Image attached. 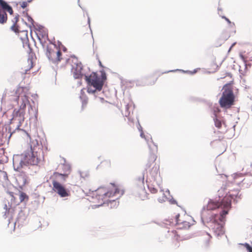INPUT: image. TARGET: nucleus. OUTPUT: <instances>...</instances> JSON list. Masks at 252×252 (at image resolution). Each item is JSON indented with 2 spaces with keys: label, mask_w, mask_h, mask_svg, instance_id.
I'll use <instances>...</instances> for the list:
<instances>
[{
  "label": "nucleus",
  "mask_w": 252,
  "mask_h": 252,
  "mask_svg": "<svg viewBox=\"0 0 252 252\" xmlns=\"http://www.w3.org/2000/svg\"><path fill=\"white\" fill-rule=\"evenodd\" d=\"M138 128L140 131V136L147 141V144L150 150V157L146 164V169L149 172L152 177L155 180L158 179V182H160L159 165L158 163L156 162L157 158V154L158 151V146L153 142L151 137L145 136L141 126H139Z\"/></svg>",
  "instance_id": "nucleus-1"
},
{
  "label": "nucleus",
  "mask_w": 252,
  "mask_h": 252,
  "mask_svg": "<svg viewBox=\"0 0 252 252\" xmlns=\"http://www.w3.org/2000/svg\"><path fill=\"white\" fill-rule=\"evenodd\" d=\"M190 220V219L186 215L181 217L180 215L178 214L176 216V221L178 226L177 230L169 232V235L172 238L170 245L172 248L176 249L180 247V242L183 240L180 230L182 229H187L190 227V223L189 221Z\"/></svg>",
  "instance_id": "nucleus-2"
},
{
  "label": "nucleus",
  "mask_w": 252,
  "mask_h": 252,
  "mask_svg": "<svg viewBox=\"0 0 252 252\" xmlns=\"http://www.w3.org/2000/svg\"><path fill=\"white\" fill-rule=\"evenodd\" d=\"M124 191L120 187L114 184H111L107 188L101 187L95 190V195L101 203L105 201H114L124 194Z\"/></svg>",
  "instance_id": "nucleus-3"
},
{
  "label": "nucleus",
  "mask_w": 252,
  "mask_h": 252,
  "mask_svg": "<svg viewBox=\"0 0 252 252\" xmlns=\"http://www.w3.org/2000/svg\"><path fill=\"white\" fill-rule=\"evenodd\" d=\"M31 153L25 155V160L31 165H37L43 161L44 156L43 146L37 140H33L31 143Z\"/></svg>",
  "instance_id": "nucleus-4"
},
{
  "label": "nucleus",
  "mask_w": 252,
  "mask_h": 252,
  "mask_svg": "<svg viewBox=\"0 0 252 252\" xmlns=\"http://www.w3.org/2000/svg\"><path fill=\"white\" fill-rule=\"evenodd\" d=\"M232 198L230 196H225L222 199L221 202L214 201L211 200L209 201L207 209L208 210H213L217 208H220L223 209L222 212L220 213L219 216H218V219L221 222L225 220V217L228 214L229 209L231 208V199Z\"/></svg>",
  "instance_id": "nucleus-5"
},
{
  "label": "nucleus",
  "mask_w": 252,
  "mask_h": 252,
  "mask_svg": "<svg viewBox=\"0 0 252 252\" xmlns=\"http://www.w3.org/2000/svg\"><path fill=\"white\" fill-rule=\"evenodd\" d=\"M68 175L60 174L57 172L54 173L52 178L53 190L61 197H66L70 195V191L66 189L60 182H64Z\"/></svg>",
  "instance_id": "nucleus-6"
},
{
  "label": "nucleus",
  "mask_w": 252,
  "mask_h": 252,
  "mask_svg": "<svg viewBox=\"0 0 252 252\" xmlns=\"http://www.w3.org/2000/svg\"><path fill=\"white\" fill-rule=\"evenodd\" d=\"M85 79L88 86H93L95 89L92 90L90 88L88 89L89 93H94L96 90L101 91L105 80L106 79V76L105 73H102L101 76H98L96 73L93 72L89 76L85 75Z\"/></svg>",
  "instance_id": "nucleus-7"
},
{
  "label": "nucleus",
  "mask_w": 252,
  "mask_h": 252,
  "mask_svg": "<svg viewBox=\"0 0 252 252\" xmlns=\"http://www.w3.org/2000/svg\"><path fill=\"white\" fill-rule=\"evenodd\" d=\"M223 92L219 100V104L221 108H230L234 105L235 96L232 88L228 85L223 87Z\"/></svg>",
  "instance_id": "nucleus-8"
},
{
  "label": "nucleus",
  "mask_w": 252,
  "mask_h": 252,
  "mask_svg": "<svg viewBox=\"0 0 252 252\" xmlns=\"http://www.w3.org/2000/svg\"><path fill=\"white\" fill-rule=\"evenodd\" d=\"M46 55L48 59L54 63H58L62 59L60 49L54 44L47 46Z\"/></svg>",
  "instance_id": "nucleus-9"
},
{
  "label": "nucleus",
  "mask_w": 252,
  "mask_h": 252,
  "mask_svg": "<svg viewBox=\"0 0 252 252\" xmlns=\"http://www.w3.org/2000/svg\"><path fill=\"white\" fill-rule=\"evenodd\" d=\"M13 93V95L16 97L15 100L20 105V107L25 109L27 104L29 103V100L28 96L24 91V88L18 87Z\"/></svg>",
  "instance_id": "nucleus-10"
},
{
  "label": "nucleus",
  "mask_w": 252,
  "mask_h": 252,
  "mask_svg": "<svg viewBox=\"0 0 252 252\" xmlns=\"http://www.w3.org/2000/svg\"><path fill=\"white\" fill-rule=\"evenodd\" d=\"M6 12L10 14L13 13L12 7L3 0H0V23L4 24L7 20V15Z\"/></svg>",
  "instance_id": "nucleus-11"
},
{
  "label": "nucleus",
  "mask_w": 252,
  "mask_h": 252,
  "mask_svg": "<svg viewBox=\"0 0 252 252\" xmlns=\"http://www.w3.org/2000/svg\"><path fill=\"white\" fill-rule=\"evenodd\" d=\"M83 66L77 60L72 61L71 64V72L75 79H81L83 76L82 72Z\"/></svg>",
  "instance_id": "nucleus-12"
},
{
  "label": "nucleus",
  "mask_w": 252,
  "mask_h": 252,
  "mask_svg": "<svg viewBox=\"0 0 252 252\" xmlns=\"http://www.w3.org/2000/svg\"><path fill=\"white\" fill-rule=\"evenodd\" d=\"M125 108L123 111V114L125 117H129L131 113H133L134 104L132 101L129 98L125 99Z\"/></svg>",
  "instance_id": "nucleus-13"
},
{
  "label": "nucleus",
  "mask_w": 252,
  "mask_h": 252,
  "mask_svg": "<svg viewBox=\"0 0 252 252\" xmlns=\"http://www.w3.org/2000/svg\"><path fill=\"white\" fill-rule=\"evenodd\" d=\"M218 219V217L216 216L215 220L213 222L212 229L214 232L218 235H222L224 233L223 225L225 223V220L224 222H221L220 220L221 223L217 222Z\"/></svg>",
  "instance_id": "nucleus-14"
},
{
  "label": "nucleus",
  "mask_w": 252,
  "mask_h": 252,
  "mask_svg": "<svg viewBox=\"0 0 252 252\" xmlns=\"http://www.w3.org/2000/svg\"><path fill=\"white\" fill-rule=\"evenodd\" d=\"M25 109L20 107L18 110L14 109L13 113V119L17 120L20 124H22L25 120Z\"/></svg>",
  "instance_id": "nucleus-15"
},
{
  "label": "nucleus",
  "mask_w": 252,
  "mask_h": 252,
  "mask_svg": "<svg viewBox=\"0 0 252 252\" xmlns=\"http://www.w3.org/2000/svg\"><path fill=\"white\" fill-rule=\"evenodd\" d=\"M17 204H13L8 202V204H5L4 206V209L5 210L4 216L6 217H9L12 218L15 211V208Z\"/></svg>",
  "instance_id": "nucleus-16"
},
{
  "label": "nucleus",
  "mask_w": 252,
  "mask_h": 252,
  "mask_svg": "<svg viewBox=\"0 0 252 252\" xmlns=\"http://www.w3.org/2000/svg\"><path fill=\"white\" fill-rule=\"evenodd\" d=\"M17 183L20 188H22L28 183V177L24 173H21L18 174L16 178Z\"/></svg>",
  "instance_id": "nucleus-17"
},
{
  "label": "nucleus",
  "mask_w": 252,
  "mask_h": 252,
  "mask_svg": "<svg viewBox=\"0 0 252 252\" xmlns=\"http://www.w3.org/2000/svg\"><path fill=\"white\" fill-rule=\"evenodd\" d=\"M35 32L40 40H45L48 38V33L43 27H38V28H35Z\"/></svg>",
  "instance_id": "nucleus-18"
},
{
  "label": "nucleus",
  "mask_w": 252,
  "mask_h": 252,
  "mask_svg": "<svg viewBox=\"0 0 252 252\" xmlns=\"http://www.w3.org/2000/svg\"><path fill=\"white\" fill-rule=\"evenodd\" d=\"M211 238V236L209 233L204 232L200 236L199 241L203 246L206 247L209 245Z\"/></svg>",
  "instance_id": "nucleus-19"
},
{
  "label": "nucleus",
  "mask_w": 252,
  "mask_h": 252,
  "mask_svg": "<svg viewBox=\"0 0 252 252\" xmlns=\"http://www.w3.org/2000/svg\"><path fill=\"white\" fill-rule=\"evenodd\" d=\"M136 197L139 200L144 201L148 199V194L144 189H141L137 191Z\"/></svg>",
  "instance_id": "nucleus-20"
},
{
  "label": "nucleus",
  "mask_w": 252,
  "mask_h": 252,
  "mask_svg": "<svg viewBox=\"0 0 252 252\" xmlns=\"http://www.w3.org/2000/svg\"><path fill=\"white\" fill-rule=\"evenodd\" d=\"M18 21H19V15L16 14L15 16V17H14L13 19L12 20L13 25L11 27V30L14 31L16 33L19 32V26L17 24V23Z\"/></svg>",
  "instance_id": "nucleus-21"
},
{
  "label": "nucleus",
  "mask_w": 252,
  "mask_h": 252,
  "mask_svg": "<svg viewBox=\"0 0 252 252\" xmlns=\"http://www.w3.org/2000/svg\"><path fill=\"white\" fill-rule=\"evenodd\" d=\"M229 36L227 34H222L215 41V45L217 47L220 46L225 40L227 39Z\"/></svg>",
  "instance_id": "nucleus-22"
},
{
  "label": "nucleus",
  "mask_w": 252,
  "mask_h": 252,
  "mask_svg": "<svg viewBox=\"0 0 252 252\" xmlns=\"http://www.w3.org/2000/svg\"><path fill=\"white\" fill-rule=\"evenodd\" d=\"M80 180L81 182L88 181L90 178L89 173L86 170H82L80 171Z\"/></svg>",
  "instance_id": "nucleus-23"
},
{
  "label": "nucleus",
  "mask_w": 252,
  "mask_h": 252,
  "mask_svg": "<svg viewBox=\"0 0 252 252\" xmlns=\"http://www.w3.org/2000/svg\"><path fill=\"white\" fill-rule=\"evenodd\" d=\"M111 161L109 159H105L102 160L98 165V167L100 168H109L111 167Z\"/></svg>",
  "instance_id": "nucleus-24"
},
{
  "label": "nucleus",
  "mask_w": 252,
  "mask_h": 252,
  "mask_svg": "<svg viewBox=\"0 0 252 252\" xmlns=\"http://www.w3.org/2000/svg\"><path fill=\"white\" fill-rule=\"evenodd\" d=\"M8 180V177L6 172L0 170V181L6 182Z\"/></svg>",
  "instance_id": "nucleus-25"
},
{
  "label": "nucleus",
  "mask_w": 252,
  "mask_h": 252,
  "mask_svg": "<svg viewBox=\"0 0 252 252\" xmlns=\"http://www.w3.org/2000/svg\"><path fill=\"white\" fill-rule=\"evenodd\" d=\"M161 193L162 195L158 198V200L160 203H163L165 202L168 198L163 192H161Z\"/></svg>",
  "instance_id": "nucleus-26"
},
{
  "label": "nucleus",
  "mask_w": 252,
  "mask_h": 252,
  "mask_svg": "<svg viewBox=\"0 0 252 252\" xmlns=\"http://www.w3.org/2000/svg\"><path fill=\"white\" fill-rule=\"evenodd\" d=\"M214 123L215 126L218 128H220L221 127L222 123L221 121L217 118L214 119Z\"/></svg>",
  "instance_id": "nucleus-27"
},
{
  "label": "nucleus",
  "mask_w": 252,
  "mask_h": 252,
  "mask_svg": "<svg viewBox=\"0 0 252 252\" xmlns=\"http://www.w3.org/2000/svg\"><path fill=\"white\" fill-rule=\"evenodd\" d=\"M148 189L152 193H156L158 192V189L153 185H148Z\"/></svg>",
  "instance_id": "nucleus-28"
},
{
  "label": "nucleus",
  "mask_w": 252,
  "mask_h": 252,
  "mask_svg": "<svg viewBox=\"0 0 252 252\" xmlns=\"http://www.w3.org/2000/svg\"><path fill=\"white\" fill-rule=\"evenodd\" d=\"M27 197L26 194L24 192H21L19 196V198L20 200V202H22L24 200V199Z\"/></svg>",
  "instance_id": "nucleus-29"
},
{
  "label": "nucleus",
  "mask_w": 252,
  "mask_h": 252,
  "mask_svg": "<svg viewBox=\"0 0 252 252\" xmlns=\"http://www.w3.org/2000/svg\"><path fill=\"white\" fill-rule=\"evenodd\" d=\"M32 0H30L28 1H23L21 3L20 5L23 8H25L28 6V3L31 2Z\"/></svg>",
  "instance_id": "nucleus-30"
},
{
  "label": "nucleus",
  "mask_w": 252,
  "mask_h": 252,
  "mask_svg": "<svg viewBox=\"0 0 252 252\" xmlns=\"http://www.w3.org/2000/svg\"><path fill=\"white\" fill-rule=\"evenodd\" d=\"M243 245L245 246L249 252H252V248L250 246L249 244L245 243V244H243Z\"/></svg>",
  "instance_id": "nucleus-31"
},
{
  "label": "nucleus",
  "mask_w": 252,
  "mask_h": 252,
  "mask_svg": "<svg viewBox=\"0 0 252 252\" xmlns=\"http://www.w3.org/2000/svg\"><path fill=\"white\" fill-rule=\"evenodd\" d=\"M28 63L30 65L29 69H31L33 67V62H32V60H28Z\"/></svg>",
  "instance_id": "nucleus-32"
},
{
  "label": "nucleus",
  "mask_w": 252,
  "mask_h": 252,
  "mask_svg": "<svg viewBox=\"0 0 252 252\" xmlns=\"http://www.w3.org/2000/svg\"><path fill=\"white\" fill-rule=\"evenodd\" d=\"M27 19H28V21L29 22H30L32 25H33V22H34V21L33 20L30 16H28L27 17Z\"/></svg>",
  "instance_id": "nucleus-33"
},
{
  "label": "nucleus",
  "mask_w": 252,
  "mask_h": 252,
  "mask_svg": "<svg viewBox=\"0 0 252 252\" xmlns=\"http://www.w3.org/2000/svg\"><path fill=\"white\" fill-rule=\"evenodd\" d=\"M240 57L241 59L245 62L246 63L247 62L246 58L243 55H240Z\"/></svg>",
  "instance_id": "nucleus-34"
},
{
  "label": "nucleus",
  "mask_w": 252,
  "mask_h": 252,
  "mask_svg": "<svg viewBox=\"0 0 252 252\" xmlns=\"http://www.w3.org/2000/svg\"><path fill=\"white\" fill-rule=\"evenodd\" d=\"M223 18H224L226 21H227L229 23H230V21H229V20L228 19H227V18L225 17H223Z\"/></svg>",
  "instance_id": "nucleus-35"
},
{
  "label": "nucleus",
  "mask_w": 252,
  "mask_h": 252,
  "mask_svg": "<svg viewBox=\"0 0 252 252\" xmlns=\"http://www.w3.org/2000/svg\"><path fill=\"white\" fill-rule=\"evenodd\" d=\"M10 195H11V200H12L13 199H15V197H14V196L12 194V192H11L10 193Z\"/></svg>",
  "instance_id": "nucleus-36"
},
{
  "label": "nucleus",
  "mask_w": 252,
  "mask_h": 252,
  "mask_svg": "<svg viewBox=\"0 0 252 252\" xmlns=\"http://www.w3.org/2000/svg\"><path fill=\"white\" fill-rule=\"evenodd\" d=\"M141 183L143 185L144 184V178L143 177L141 180Z\"/></svg>",
  "instance_id": "nucleus-37"
},
{
  "label": "nucleus",
  "mask_w": 252,
  "mask_h": 252,
  "mask_svg": "<svg viewBox=\"0 0 252 252\" xmlns=\"http://www.w3.org/2000/svg\"><path fill=\"white\" fill-rule=\"evenodd\" d=\"M99 65H100V66H102V63H101V62H100V61H99Z\"/></svg>",
  "instance_id": "nucleus-38"
},
{
  "label": "nucleus",
  "mask_w": 252,
  "mask_h": 252,
  "mask_svg": "<svg viewBox=\"0 0 252 252\" xmlns=\"http://www.w3.org/2000/svg\"><path fill=\"white\" fill-rule=\"evenodd\" d=\"M28 70H29V69H28ZM25 70H26V71H27L28 69H26ZM25 73H27V72H25Z\"/></svg>",
  "instance_id": "nucleus-39"
},
{
  "label": "nucleus",
  "mask_w": 252,
  "mask_h": 252,
  "mask_svg": "<svg viewBox=\"0 0 252 252\" xmlns=\"http://www.w3.org/2000/svg\"><path fill=\"white\" fill-rule=\"evenodd\" d=\"M232 46H233V45L230 48V50L231 49V48Z\"/></svg>",
  "instance_id": "nucleus-40"
}]
</instances>
